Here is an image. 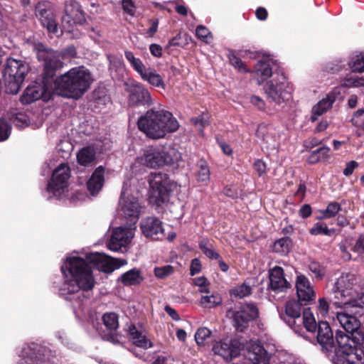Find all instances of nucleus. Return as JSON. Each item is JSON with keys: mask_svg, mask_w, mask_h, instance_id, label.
I'll use <instances>...</instances> for the list:
<instances>
[{"mask_svg": "<svg viewBox=\"0 0 364 364\" xmlns=\"http://www.w3.org/2000/svg\"><path fill=\"white\" fill-rule=\"evenodd\" d=\"M258 309L253 304H245L239 307L230 309L226 312V316L231 319L238 331H243L248 322L258 316Z\"/></svg>", "mask_w": 364, "mask_h": 364, "instance_id": "obj_12", "label": "nucleus"}, {"mask_svg": "<svg viewBox=\"0 0 364 364\" xmlns=\"http://www.w3.org/2000/svg\"><path fill=\"white\" fill-rule=\"evenodd\" d=\"M308 268L313 274V277L317 280L322 279L326 274L325 269L318 262L315 261L310 262Z\"/></svg>", "mask_w": 364, "mask_h": 364, "instance_id": "obj_47", "label": "nucleus"}, {"mask_svg": "<svg viewBox=\"0 0 364 364\" xmlns=\"http://www.w3.org/2000/svg\"><path fill=\"white\" fill-rule=\"evenodd\" d=\"M70 176V170L67 164H60L53 171L52 178L48 182L46 193L48 199H60L68 192V183Z\"/></svg>", "mask_w": 364, "mask_h": 364, "instance_id": "obj_10", "label": "nucleus"}, {"mask_svg": "<svg viewBox=\"0 0 364 364\" xmlns=\"http://www.w3.org/2000/svg\"><path fill=\"white\" fill-rule=\"evenodd\" d=\"M335 229L328 228L326 224L321 222L316 223L309 230V233L312 235H322L331 237L335 234Z\"/></svg>", "mask_w": 364, "mask_h": 364, "instance_id": "obj_39", "label": "nucleus"}, {"mask_svg": "<svg viewBox=\"0 0 364 364\" xmlns=\"http://www.w3.org/2000/svg\"><path fill=\"white\" fill-rule=\"evenodd\" d=\"M355 281V276L349 273L343 274L337 279L331 291V301L336 308L348 311L363 307L364 293L358 294L354 289Z\"/></svg>", "mask_w": 364, "mask_h": 364, "instance_id": "obj_5", "label": "nucleus"}, {"mask_svg": "<svg viewBox=\"0 0 364 364\" xmlns=\"http://www.w3.org/2000/svg\"><path fill=\"white\" fill-rule=\"evenodd\" d=\"M129 100L133 105L151 106L154 104L149 91L139 82L132 83L129 88Z\"/></svg>", "mask_w": 364, "mask_h": 364, "instance_id": "obj_21", "label": "nucleus"}, {"mask_svg": "<svg viewBox=\"0 0 364 364\" xmlns=\"http://www.w3.org/2000/svg\"><path fill=\"white\" fill-rule=\"evenodd\" d=\"M34 50L38 60L44 63L46 77H52L57 70L63 67V63L61 60L62 56L60 53L49 49L41 43L36 44Z\"/></svg>", "mask_w": 364, "mask_h": 364, "instance_id": "obj_11", "label": "nucleus"}, {"mask_svg": "<svg viewBox=\"0 0 364 364\" xmlns=\"http://www.w3.org/2000/svg\"><path fill=\"white\" fill-rule=\"evenodd\" d=\"M136 183V178H126L119 201L121 215L134 224L138 220L142 208L138 199L139 188Z\"/></svg>", "mask_w": 364, "mask_h": 364, "instance_id": "obj_6", "label": "nucleus"}, {"mask_svg": "<svg viewBox=\"0 0 364 364\" xmlns=\"http://www.w3.org/2000/svg\"><path fill=\"white\" fill-rule=\"evenodd\" d=\"M250 102L252 105L257 107L259 109H264L265 107L264 101L259 97L253 95L250 98Z\"/></svg>", "mask_w": 364, "mask_h": 364, "instance_id": "obj_63", "label": "nucleus"}, {"mask_svg": "<svg viewBox=\"0 0 364 364\" xmlns=\"http://www.w3.org/2000/svg\"><path fill=\"white\" fill-rule=\"evenodd\" d=\"M11 131V125L4 119H0V141L9 139Z\"/></svg>", "mask_w": 364, "mask_h": 364, "instance_id": "obj_55", "label": "nucleus"}, {"mask_svg": "<svg viewBox=\"0 0 364 364\" xmlns=\"http://www.w3.org/2000/svg\"><path fill=\"white\" fill-rule=\"evenodd\" d=\"M269 287L272 291H284L289 288L290 284L284 278V270L282 267L276 266L269 272Z\"/></svg>", "mask_w": 364, "mask_h": 364, "instance_id": "obj_26", "label": "nucleus"}, {"mask_svg": "<svg viewBox=\"0 0 364 364\" xmlns=\"http://www.w3.org/2000/svg\"><path fill=\"white\" fill-rule=\"evenodd\" d=\"M77 162L84 166L92 164L95 159V151L92 147H84L77 154Z\"/></svg>", "mask_w": 364, "mask_h": 364, "instance_id": "obj_35", "label": "nucleus"}, {"mask_svg": "<svg viewBox=\"0 0 364 364\" xmlns=\"http://www.w3.org/2000/svg\"><path fill=\"white\" fill-rule=\"evenodd\" d=\"M316 339L323 348L329 350L333 347V332L327 321L318 322Z\"/></svg>", "mask_w": 364, "mask_h": 364, "instance_id": "obj_30", "label": "nucleus"}, {"mask_svg": "<svg viewBox=\"0 0 364 364\" xmlns=\"http://www.w3.org/2000/svg\"><path fill=\"white\" fill-rule=\"evenodd\" d=\"M174 272V268L170 264L156 267L154 269V273L158 279H164L171 275Z\"/></svg>", "mask_w": 364, "mask_h": 364, "instance_id": "obj_51", "label": "nucleus"}, {"mask_svg": "<svg viewBox=\"0 0 364 364\" xmlns=\"http://www.w3.org/2000/svg\"><path fill=\"white\" fill-rule=\"evenodd\" d=\"M141 78L154 87L165 89V83L162 76L151 68L147 67L140 75Z\"/></svg>", "mask_w": 364, "mask_h": 364, "instance_id": "obj_32", "label": "nucleus"}, {"mask_svg": "<svg viewBox=\"0 0 364 364\" xmlns=\"http://www.w3.org/2000/svg\"><path fill=\"white\" fill-rule=\"evenodd\" d=\"M305 329L310 333H315L318 328V324L316 322L315 318L310 310H305L301 317V323Z\"/></svg>", "mask_w": 364, "mask_h": 364, "instance_id": "obj_37", "label": "nucleus"}, {"mask_svg": "<svg viewBox=\"0 0 364 364\" xmlns=\"http://www.w3.org/2000/svg\"><path fill=\"white\" fill-rule=\"evenodd\" d=\"M151 188L150 201L161 206L168 200L172 183L167 175L161 172L151 173L149 178Z\"/></svg>", "mask_w": 364, "mask_h": 364, "instance_id": "obj_9", "label": "nucleus"}, {"mask_svg": "<svg viewBox=\"0 0 364 364\" xmlns=\"http://www.w3.org/2000/svg\"><path fill=\"white\" fill-rule=\"evenodd\" d=\"M335 100L336 96L332 93L327 95L326 97L320 100L312 108L311 120L312 122L317 120L318 117L323 114L332 107Z\"/></svg>", "mask_w": 364, "mask_h": 364, "instance_id": "obj_31", "label": "nucleus"}, {"mask_svg": "<svg viewBox=\"0 0 364 364\" xmlns=\"http://www.w3.org/2000/svg\"><path fill=\"white\" fill-rule=\"evenodd\" d=\"M134 236V228L131 227H118L113 230L107 247L112 251H119L131 242Z\"/></svg>", "mask_w": 364, "mask_h": 364, "instance_id": "obj_15", "label": "nucleus"}, {"mask_svg": "<svg viewBox=\"0 0 364 364\" xmlns=\"http://www.w3.org/2000/svg\"><path fill=\"white\" fill-rule=\"evenodd\" d=\"M280 318L290 326L298 335L307 339L304 335L301 323V305L296 300L288 301L284 307V312L280 313Z\"/></svg>", "mask_w": 364, "mask_h": 364, "instance_id": "obj_13", "label": "nucleus"}, {"mask_svg": "<svg viewBox=\"0 0 364 364\" xmlns=\"http://www.w3.org/2000/svg\"><path fill=\"white\" fill-rule=\"evenodd\" d=\"M272 64L273 60L269 56H264L255 64L252 73L254 74V77L259 85H262L272 76Z\"/></svg>", "mask_w": 364, "mask_h": 364, "instance_id": "obj_23", "label": "nucleus"}, {"mask_svg": "<svg viewBox=\"0 0 364 364\" xmlns=\"http://www.w3.org/2000/svg\"><path fill=\"white\" fill-rule=\"evenodd\" d=\"M196 177L198 181L208 182L209 181L210 170L205 162H200L196 173Z\"/></svg>", "mask_w": 364, "mask_h": 364, "instance_id": "obj_53", "label": "nucleus"}, {"mask_svg": "<svg viewBox=\"0 0 364 364\" xmlns=\"http://www.w3.org/2000/svg\"><path fill=\"white\" fill-rule=\"evenodd\" d=\"M127 263L124 259L111 257L101 252L87 254L86 260L76 255L68 256L61 265L65 280L59 288V294L66 299H71V296L80 290L92 289L95 281L89 264L99 271L111 273Z\"/></svg>", "mask_w": 364, "mask_h": 364, "instance_id": "obj_1", "label": "nucleus"}, {"mask_svg": "<svg viewBox=\"0 0 364 364\" xmlns=\"http://www.w3.org/2000/svg\"><path fill=\"white\" fill-rule=\"evenodd\" d=\"M351 122L353 125L360 129V132L358 133V136H361L364 134V110L358 109L353 114Z\"/></svg>", "mask_w": 364, "mask_h": 364, "instance_id": "obj_52", "label": "nucleus"}, {"mask_svg": "<svg viewBox=\"0 0 364 364\" xmlns=\"http://www.w3.org/2000/svg\"><path fill=\"white\" fill-rule=\"evenodd\" d=\"M199 247L203 253L210 259H219L220 255L215 250L213 246L207 240H203L199 243Z\"/></svg>", "mask_w": 364, "mask_h": 364, "instance_id": "obj_43", "label": "nucleus"}, {"mask_svg": "<svg viewBox=\"0 0 364 364\" xmlns=\"http://www.w3.org/2000/svg\"><path fill=\"white\" fill-rule=\"evenodd\" d=\"M68 196L69 200L73 203L84 201L88 198L87 194L80 188L73 190L70 194L68 195Z\"/></svg>", "mask_w": 364, "mask_h": 364, "instance_id": "obj_56", "label": "nucleus"}, {"mask_svg": "<svg viewBox=\"0 0 364 364\" xmlns=\"http://www.w3.org/2000/svg\"><path fill=\"white\" fill-rule=\"evenodd\" d=\"M295 287L300 301L307 302L314 299L316 293L314 286L309 279L301 273L296 272Z\"/></svg>", "mask_w": 364, "mask_h": 364, "instance_id": "obj_22", "label": "nucleus"}, {"mask_svg": "<svg viewBox=\"0 0 364 364\" xmlns=\"http://www.w3.org/2000/svg\"><path fill=\"white\" fill-rule=\"evenodd\" d=\"M161 152L164 165H174L181 159V154L171 146H161Z\"/></svg>", "mask_w": 364, "mask_h": 364, "instance_id": "obj_34", "label": "nucleus"}, {"mask_svg": "<svg viewBox=\"0 0 364 364\" xmlns=\"http://www.w3.org/2000/svg\"><path fill=\"white\" fill-rule=\"evenodd\" d=\"M119 280L124 286H134L139 284L144 277L139 269L134 268L122 274Z\"/></svg>", "mask_w": 364, "mask_h": 364, "instance_id": "obj_33", "label": "nucleus"}, {"mask_svg": "<svg viewBox=\"0 0 364 364\" xmlns=\"http://www.w3.org/2000/svg\"><path fill=\"white\" fill-rule=\"evenodd\" d=\"M348 65L353 72H364V53H360L352 56L348 62Z\"/></svg>", "mask_w": 364, "mask_h": 364, "instance_id": "obj_41", "label": "nucleus"}, {"mask_svg": "<svg viewBox=\"0 0 364 364\" xmlns=\"http://www.w3.org/2000/svg\"><path fill=\"white\" fill-rule=\"evenodd\" d=\"M102 321L106 328L111 331H116L119 326L118 316L115 313L105 314Z\"/></svg>", "mask_w": 364, "mask_h": 364, "instance_id": "obj_45", "label": "nucleus"}, {"mask_svg": "<svg viewBox=\"0 0 364 364\" xmlns=\"http://www.w3.org/2000/svg\"><path fill=\"white\" fill-rule=\"evenodd\" d=\"M257 136L261 141L262 149L267 151H276L279 146V134L272 126L259 124L257 130Z\"/></svg>", "mask_w": 364, "mask_h": 364, "instance_id": "obj_17", "label": "nucleus"}, {"mask_svg": "<svg viewBox=\"0 0 364 364\" xmlns=\"http://www.w3.org/2000/svg\"><path fill=\"white\" fill-rule=\"evenodd\" d=\"M105 169L102 166L95 168L87 182V188L92 196H97L102 190L105 183Z\"/></svg>", "mask_w": 364, "mask_h": 364, "instance_id": "obj_28", "label": "nucleus"}, {"mask_svg": "<svg viewBox=\"0 0 364 364\" xmlns=\"http://www.w3.org/2000/svg\"><path fill=\"white\" fill-rule=\"evenodd\" d=\"M352 250L364 258V236L361 235L357 240L355 245L353 247Z\"/></svg>", "mask_w": 364, "mask_h": 364, "instance_id": "obj_60", "label": "nucleus"}, {"mask_svg": "<svg viewBox=\"0 0 364 364\" xmlns=\"http://www.w3.org/2000/svg\"><path fill=\"white\" fill-rule=\"evenodd\" d=\"M93 81L89 69L83 65L77 66L55 79L54 92L67 98L78 99L90 88Z\"/></svg>", "mask_w": 364, "mask_h": 364, "instance_id": "obj_3", "label": "nucleus"}, {"mask_svg": "<svg viewBox=\"0 0 364 364\" xmlns=\"http://www.w3.org/2000/svg\"><path fill=\"white\" fill-rule=\"evenodd\" d=\"M341 210V206L338 203L331 202L328 204L326 209L320 210L321 216L318 217V219L325 220L332 218L335 217Z\"/></svg>", "mask_w": 364, "mask_h": 364, "instance_id": "obj_40", "label": "nucleus"}, {"mask_svg": "<svg viewBox=\"0 0 364 364\" xmlns=\"http://www.w3.org/2000/svg\"><path fill=\"white\" fill-rule=\"evenodd\" d=\"M330 149L328 146H322L311 153L308 157L310 164H316L320 161H326L329 157Z\"/></svg>", "mask_w": 364, "mask_h": 364, "instance_id": "obj_38", "label": "nucleus"}, {"mask_svg": "<svg viewBox=\"0 0 364 364\" xmlns=\"http://www.w3.org/2000/svg\"><path fill=\"white\" fill-rule=\"evenodd\" d=\"M229 59L230 63L240 72L244 73H252V70L247 68L245 64L240 58L232 55L230 56Z\"/></svg>", "mask_w": 364, "mask_h": 364, "instance_id": "obj_54", "label": "nucleus"}, {"mask_svg": "<svg viewBox=\"0 0 364 364\" xmlns=\"http://www.w3.org/2000/svg\"><path fill=\"white\" fill-rule=\"evenodd\" d=\"M208 119L209 117L208 114H202L197 117H193L191 122L196 125L204 127L208 124Z\"/></svg>", "mask_w": 364, "mask_h": 364, "instance_id": "obj_61", "label": "nucleus"}, {"mask_svg": "<svg viewBox=\"0 0 364 364\" xmlns=\"http://www.w3.org/2000/svg\"><path fill=\"white\" fill-rule=\"evenodd\" d=\"M211 331L206 327L199 328L196 334L195 340L198 345L205 346L210 338Z\"/></svg>", "mask_w": 364, "mask_h": 364, "instance_id": "obj_46", "label": "nucleus"}, {"mask_svg": "<svg viewBox=\"0 0 364 364\" xmlns=\"http://www.w3.org/2000/svg\"><path fill=\"white\" fill-rule=\"evenodd\" d=\"M161 146H149L143 150L141 156L136 159L134 166L141 164L150 168H156L164 166V161L162 160Z\"/></svg>", "mask_w": 364, "mask_h": 364, "instance_id": "obj_18", "label": "nucleus"}, {"mask_svg": "<svg viewBox=\"0 0 364 364\" xmlns=\"http://www.w3.org/2000/svg\"><path fill=\"white\" fill-rule=\"evenodd\" d=\"M341 85L344 87H358L364 86V78L357 75H349L341 82Z\"/></svg>", "mask_w": 364, "mask_h": 364, "instance_id": "obj_42", "label": "nucleus"}, {"mask_svg": "<svg viewBox=\"0 0 364 364\" xmlns=\"http://www.w3.org/2000/svg\"><path fill=\"white\" fill-rule=\"evenodd\" d=\"M35 14L36 18L41 21V25L46 28L49 33H58V23L50 9V4L49 2H38L36 6Z\"/></svg>", "mask_w": 364, "mask_h": 364, "instance_id": "obj_16", "label": "nucleus"}, {"mask_svg": "<svg viewBox=\"0 0 364 364\" xmlns=\"http://www.w3.org/2000/svg\"><path fill=\"white\" fill-rule=\"evenodd\" d=\"M289 242L288 238H281L274 243L272 249L275 252L286 255L289 250Z\"/></svg>", "mask_w": 364, "mask_h": 364, "instance_id": "obj_49", "label": "nucleus"}, {"mask_svg": "<svg viewBox=\"0 0 364 364\" xmlns=\"http://www.w3.org/2000/svg\"><path fill=\"white\" fill-rule=\"evenodd\" d=\"M124 57L132 69L139 75L146 68L142 60L136 57L132 51L125 50Z\"/></svg>", "mask_w": 364, "mask_h": 364, "instance_id": "obj_36", "label": "nucleus"}, {"mask_svg": "<svg viewBox=\"0 0 364 364\" xmlns=\"http://www.w3.org/2000/svg\"><path fill=\"white\" fill-rule=\"evenodd\" d=\"M139 129L149 138H164L167 133H172L179 128V123L172 113L164 109L148 110L137 122Z\"/></svg>", "mask_w": 364, "mask_h": 364, "instance_id": "obj_4", "label": "nucleus"}, {"mask_svg": "<svg viewBox=\"0 0 364 364\" xmlns=\"http://www.w3.org/2000/svg\"><path fill=\"white\" fill-rule=\"evenodd\" d=\"M246 357L252 364H269L270 355L259 343H250Z\"/></svg>", "mask_w": 364, "mask_h": 364, "instance_id": "obj_25", "label": "nucleus"}, {"mask_svg": "<svg viewBox=\"0 0 364 364\" xmlns=\"http://www.w3.org/2000/svg\"><path fill=\"white\" fill-rule=\"evenodd\" d=\"M195 284L200 287L199 291L201 293H207L208 288L206 287L207 279L203 277H198L195 279Z\"/></svg>", "mask_w": 364, "mask_h": 364, "instance_id": "obj_62", "label": "nucleus"}, {"mask_svg": "<svg viewBox=\"0 0 364 364\" xmlns=\"http://www.w3.org/2000/svg\"><path fill=\"white\" fill-rule=\"evenodd\" d=\"M213 350L225 360L230 361L240 354V349L237 341L225 339L216 342L213 346Z\"/></svg>", "mask_w": 364, "mask_h": 364, "instance_id": "obj_20", "label": "nucleus"}, {"mask_svg": "<svg viewBox=\"0 0 364 364\" xmlns=\"http://www.w3.org/2000/svg\"><path fill=\"white\" fill-rule=\"evenodd\" d=\"M65 12L66 16L63 21L68 18V21H72L73 23L81 24L85 21L84 13L80 9V4L75 0H68L65 5Z\"/></svg>", "mask_w": 364, "mask_h": 364, "instance_id": "obj_29", "label": "nucleus"}, {"mask_svg": "<svg viewBox=\"0 0 364 364\" xmlns=\"http://www.w3.org/2000/svg\"><path fill=\"white\" fill-rule=\"evenodd\" d=\"M28 71L29 65L25 60L14 58H8L3 75L6 92L12 95L17 94Z\"/></svg>", "mask_w": 364, "mask_h": 364, "instance_id": "obj_7", "label": "nucleus"}, {"mask_svg": "<svg viewBox=\"0 0 364 364\" xmlns=\"http://www.w3.org/2000/svg\"><path fill=\"white\" fill-rule=\"evenodd\" d=\"M128 337L137 347L144 349L152 347L151 342L146 338L145 331L141 326L130 325L128 328Z\"/></svg>", "mask_w": 364, "mask_h": 364, "instance_id": "obj_27", "label": "nucleus"}, {"mask_svg": "<svg viewBox=\"0 0 364 364\" xmlns=\"http://www.w3.org/2000/svg\"><path fill=\"white\" fill-rule=\"evenodd\" d=\"M50 95L45 90V87L41 84H33L26 87L20 100L23 104H30L41 98L44 101L48 100Z\"/></svg>", "mask_w": 364, "mask_h": 364, "instance_id": "obj_24", "label": "nucleus"}, {"mask_svg": "<svg viewBox=\"0 0 364 364\" xmlns=\"http://www.w3.org/2000/svg\"><path fill=\"white\" fill-rule=\"evenodd\" d=\"M267 97L276 104L280 105L291 98L292 86L284 73L275 75L264 86Z\"/></svg>", "mask_w": 364, "mask_h": 364, "instance_id": "obj_8", "label": "nucleus"}, {"mask_svg": "<svg viewBox=\"0 0 364 364\" xmlns=\"http://www.w3.org/2000/svg\"><path fill=\"white\" fill-rule=\"evenodd\" d=\"M201 270V264L198 259H193L191 261L190 272L191 275H195L199 273Z\"/></svg>", "mask_w": 364, "mask_h": 364, "instance_id": "obj_64", "label": "nucleus"}, {"mask_svg": "<svg viewBox=\"0 0 364 364\" xmlns=\"http://www.w3.org/2000/svg\"><path fill=\"white\" fill-rule=\"evenodd\" d=\"M18 357L19 364H55L53 360L45 358L41 353V347L34 343L23 346Z\"/></svg>", "mask_w": 364, "mask_h": 364, "instance_id": "obj_14", "label": "nucleus"}, {"mask_svg": "<svg viewBox=\"0 0 364 364\" xmlns=\"http://www.w3.org/2000/svg\"><path fill=\"white\" fill-rule=\"evenodd\" d=\"M196 34L198 38L205 43H208L212 39L210 32L203 26H198L196 28Z\"/></svg>", "mask_w": 364, "mask_h": 364, "instance_id": "obj_57", "label": "nucleus"}, {"mask_svg": "<svg viewBox=\"0 0 364 364\" xmlns=\"http://www.w3.org/2000/svg\"><path fill=\"white\" fill-rule=\"evenodd\" d=\"M317 312L322 317H326L328 313L329 304L324 298L319 299L318 301Z\"/></svg>", "mask_w": 364, "mask_h": 364, "instance_id": "obj_59", "label": "nucleus"}, {"mask_svg": "<svg viewBox=\"0 0 364 364\" xmlns=\"http://www.w3.org/2000/svg\"><path fill=\"white\" fill-rule=\"evenodd\" d=\"M10 120L18 128H23L28 124V117L26 114L21 112H18L11 114H9Z\"/></svg>", "mask_w": 364, "mask_h": 364, "instance_id": "obj_50", "label": "nucleus"}, {"mask_svg": "<svg viewBox=\"0 0 364 364\" xmlns=\"http://www.w3.org/2000/svg\"><path fill=\"white\" fill-rule=\"evenodd\" d=\"M230 293L231 296L241 299L250 294L251 287L250 285L243 283L241 285L232 288Z\"/></svg>", "mask_w": 364, "mask_h": 364, "instance_id": "obj_48", "label": "nucleus"}, {"mask_svg": "<svg viewBox=\"0 0 364 364\" xmlns=\"http://www.w3.org/2000/svg\"><path fill=\"white\" fill-rule=\"evenodd\" d=\"M222 302L221 296L216 294L203 296L200 299V305L204 308H213Z\"/></svg>", "mask_w": 364, "mask_h": 364, "instance_id": "obj_44", "label": "nucleus"}, {"mask_svg": "<svg viewBox=\"0 0 364 364\" xmlns=\"http://www.w3.org/2000/svg\"><path fill=\"white\" fill-rule=\"evenodd\" d=\"M123 11L128 15L133 16L136 13V6L132 0H122Z\"/></svg>", "mask_w": 364, "mask_h": 364, "instance_id": "obj_58", "label": "nucleus"}, {"mask_svg": "<svg viewBox=\"0 0 364 364\" xmlns=\"http://www.w3.org/2000/svg\"><path fill=\"white\" fill-rule=\"evenodd\" d=\"M336 320L341 327L353 335L350 338L342 331H337L335 348L331 360L333 364H364V351L358 347L364 339L363 334L359 331L360 321L352 314L346 312H337Z\"/></svg>", "mask_w": 364, "mask_h": 364, "instance_id": "obj_2", "label": "nucleus"}, {"mask_svg": "<svg viewBox=\"0 0 364 364\" xmlns=\"http://www.w3.org/2000/svg\"><path fill=\"white\" fill-rule=\"evenodd\" d=\"M141 234L152 240H160L164 235L162 222L156 217L151 216L143 218L140 222Z\"/></svg>", "mask_w": 364, "mask_h": 364, "instance_id": "obj_19", "label": "nucleus"}]
</instances>
